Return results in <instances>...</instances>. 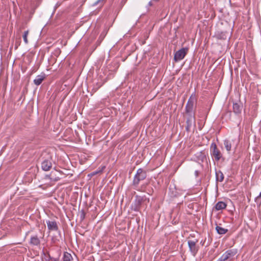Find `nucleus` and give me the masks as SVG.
I'll list each match as a JSON object with an SVG mask.
<instances>
[{
  "label": "nucleus",
  "instance_id": "nucleus-1",
  "mask_svg": "<svg viewBox=\"0 0 261 261\" xmlns=\"http://www.w3.org/2000/svg\"><path fill=\"white\" fill-rule=\"evenodd\" d=\"M146 171L142 168L137 170L133 179V185L137 187L139 185L140 182L146 178Z\"/></svg>",
  "mask_w": 261,
  "mask_h": 261
},
{
  "label": "nucleus",
  "instance_id": "nucleus-2",
  "mask_svg": "<svg viewBox=\"0 0 261 261\" xmlns=\"http://www.w3.org/2000/svg\"><path fill=\"white\" fill-rule=\"evenodd\" d=\"M196 102V99L194 95H192L189 98L188 102L185 107V113H195V109L196 106H195Z\"/></svg>",
  "mask_w": 261,
  "mask_h": 261
},
{
  "label": "nucleus",
  "instance_id": "nucleus-3",
  "mask_svg": "<svg viewBox=\"0 0 261 261\" xmlns=\"http://www.w3.org/2000/svg\"><path fill=\"white\" fill-rule=\"evenodd\" d=\"M147 200L145 196L137 195L135 197L134 204L132 205V208L136 212L140 211L141 205Z\"/></svg>",
  "mask_w": 261,
  "mask_h": 261
},
{
  "label": "nucleus",
  "instance_id": "nucleus-4",
  "mask_svg": "<svg viewBox=\"0 0 261 261\" xmlns=\"http://www.w3.org/2000/svg\"><path fill=\"white\" fill-rule=\"evenodd\" d=\"M210 152L211 155L215 158L216 161H219L222 156L221 152L215 143H212L211 145Z\"/></svg>",
  "mask_w": 261,
  "mask_h": 261
},
{
  "label": "nucleus",
  "instance_id": "nucleus-5",
  "mask_svg": "<svg viewBox=\"0 0 261 261\" xmlns=\"http://www.w3.org/2000/svg\"><path fill=\"white\" fill-rule=\"evenodd\" d=\"M188 51V48L187 47L182 48L178 51H176L174 56V61L175 62H178L183 59L187 54Z\"/></svg>",
  "mask_w": 261,
  "mask_h": 261
},
{
  "label": "nucleus",
  "instance_id": "nucleus-6",
  "mask_svg": "<svg viewBox=\"0 0 261 261\" xmlns=\"http://www.w3.org/2000/svg\"><path fill=\"white\" fill-rule=\"evenodd\" d=\"M197 242L198 240L197 239L194 240H188V244L190 250L194 256L196 254L198 251V247L196 246V243Z\"/></svg>",
  "mask_w": 261,
  "mask_h": 261
},
{
  "label": "nucleus",
  "instance_id": "nucleus-7",
  "mask_svg": "<svg viewBox=\"0 0 261 261\" xmlns=\"http://www.w3.org/2000/svg\"><path fill=\"white\" fill-rule=\"evenodd\" d=\"M237 253L236 249H230L226 251L221 256V259L223 261H226L230 258L233 257Z\"/></svg>",
  "mask_w": 261,
  "mask_h": 261
},
{
  "label": "nucleus",
  "instance_id": "nucleus-8",
  "mask_svg": "<svg viewBox=\"0 0 261 261\" xmlns=\"http://www.w3.org/2000/svg\"><path fill=\"white\" fill-rule=\"evenodd\" d=\"M51 161V157L44 160L41 163L42 169L45 171H49L52 167Z\"/></svg>",
  "mask_w": 261,
  "mask_h": 261
},
{
  "label": "nucleus",
  "instance_id": "nucleus-9",
  "mask_svg": "<svg viewBox=\"0 0 261 261\" xmlns=\"http://www.w3.org/2000/svg\"><path fill=\"white\" fill-rule=\"evenodd\" d=\"M57 173L62 174V171L56 170L55 171H51L49 175L46 176V177L49 178L51 181H57L60 179V177L57 176L56 174Z\"/></svg>",
  "mask_w": 261,
  "mask_h": 261
},
{
  "label": "nucleus",
  "instance_id": "nucleus-10",
  "mask_svg": "<svg viewBox=\"0 0 261 261\" xmlns=\"http://www.w3.org/2000/svg\"><path fill=\"white\" fill-rule=\"evenodd\" d=\"M190 117V118H186V130L188 132L190 131L192 124L195 123V117H192V116Z\"/></svg>",
  "mask_w": 261,
  "mask_h": 261
},
{
  "label": "nucleus",
  "instance_id": "nucleus-11",
  "mask_svg": "<svg viewBox=\"0 0 261 261\" xmlns=\"http://www.w3.org/2000/svg\"><path fill=\"white\" fill-rule=\"evenodd\" d=\"M243 105L240 102H235L233 104V111L236 114H239L241 113Z\"/></svg>",
  "mask_w": 261,
  "mask_h": 261
},
{
  "label": "nucleus",
  "instance_id": "nucleus-12",
  "mask_svg": "<svg viewBox=\"0 0 261 261\" xmlns=\"http://www.w3.org/2000/svg\"><path fill=\"white\" fill-rule=\"evenodd\" d=\"M48 229L49 230L57 231L58 230V226L57 222L55 221H47L46 222Z\"/></svg>",
  "mask_w": 261,
  "mask_h": 261
},
{
  "label": "nucleus",
  "instance_id": "nucleus-13",
  "mask_svg": "<svg viewBox=\"0 0 261 261\" xmlns=\"http://www.w3.org/2000/svg\"><path fill=\"white\" fill-rule=\"evenodd\" d=\"M30 244L33 246H38L40 244V240L37 235L32 236L30 238Z\"/></svg>",
  "mask_w": 261,
  "mask_h": 261
},
{
  "label": "nucleus",
  "instance_id": "nucleus-14",
  "mask_svg": "<svg viewBox=\"0 0 261 261\" xmlns=\"http://www.w3.org/2000/svg\"><path fill=\"white\" fill-rule=\"evenodd\" d=\"M45 79V74H42L41 75H38L36 76L35 79L34 80V83L37 85H40L43 81Z\"/></svg>",
  "mask_w": 261,
  "mask_h": 261
},
{
  "label": "nucleus",
  "instance_id": "nucleus-15",
  "mask_svg": "<svg viewBox=\"0 0 261 261\" xmlns=\"http://www.w3.org/2000/svg\"><path fill=\"white\" fill-rule=\"evenodd\" d=\"M226 204L223 201H219L215 205V208L217 211L222 210L225 208Z\"/></svg>",
  "mask_w": 261,
  "mask_h": 261
},
{
  "label": "nucleus",
  "instance_id": "nucleus-16",
  "mask_svg": "<svg viewBox=\"0 0 261 261\" xmlns=\"http://www.w3.org/2000/svg\"><path fill=\"white\" fill-rule=\"evenodd\" d=\"M232 142H233V140L230 141L229 140H225L224 141V145L226 149L229 151L231 150V146H232Z\"/></svg>",
  "mask_w": 261,
  "mask_h": 261
},
{
  "label": "nucleus",
  "instance_id": "nucleus-17",
  "mask_svg": "<svg viewBox=\"0 0 261 261\" xmlns=\"http://www.w3.org/2000/svg\"><path fill=\"white\" fill-rule=\"evenodd\" d=\"M216 178L217 181L222 182L224 179V175L221 171H216Z\"/></svg>",
  "mask_w": 261,
  "mask_h": 261
},
{
  "label": "nucleus",
  "instance_id": "nucleus-18",
  "mask_svg": "<svg viewBox=\"0 0 261 261\" xmlns=\"http://www.w3.org/2000/svg\"><path fill=\"white\" fill-rule=\"evenodd\" d=\"M216 230L217 233L220 234H224L228 231L227 229H225L218 225L216 227Z\"/></svg>",
  "mask_w": 261,
  "mask_h": 261
},
{
  "label": "nucleus",
  "instance_id": "nucleus-19",
  "mask_svg": "<svg viewBox=\"0 0 261 261\" xmlns=\"http://www.w3.org/2000/svg\"><path fill=\"white\" fill-rule=\"evenodd\" d=\"M44 255V259L45 261H59V259L58 258L51 256L49 253L45 254Z\"/></svg>",
  "mask_w": 261,
  "mask_h": 261
},
{
  "label": "nucleus",
  "instance_id": "nucleus-20",
  "mask_svg": "<svg viewBox=\"0 0 261 261\" xmlns=\"http://www.w3.org/2000/svg\"><path fill=\"white\" fill-rule=\"evenodd\" d=\"M217 38L221 39H226L228 36V33L227 32L218 33L217 35Z\"/></svg>",
  "mask_w": 261,
  "mask_h": 261
},
{
  "label": "nucleus",
  "instance_id": "nucleus-21",
  "mask_svg": "<svg viewBox=\"0 0 261 261\" xmlns=\"http://www.w3.org/2000/svg\"><path fill=\"white\" fill-rule=\"evenodd\" d=\"M73 258L71 255L66 252L64 254L63 261H72Z\"/></svg>",
  "mask_w": 261,
  "mask_h": 261
},
{
  "label": "nucleus",
  "instance_id": "nucleus-22",
  "mask_svg": "<svg viewBox=\"0 0 261 261\" xmlns=\"http://www.w3.org/2000/svg\"><path fill=\"white\" fill-rule=\"evenodd\" d=\"M29 33V30L25 31L24 32V34L22 36L24 42H25V44L28 43V36Z\"/></svg>",
  "mask_w": 261,
  "mask_h": 261
},
{
  "label": "nucleus",
  "instance_id": "nucleus-23",
  "mask_svg": "<svg viewBox=\"0 0 261 261\" xmlns=\"http://www.w3.org/2000/svg\"><path fill=\"white\" fill-rule=\"evenodd\" d=\"M105 168V167L103 166L101 167V168L100 169L92 172L91 173V175L94 176L97 174H101L103 172V170H104Z\"/></svg>",
  "mask_w": 261,
  "mask_h": 261
},
{
  "label": "nucleus",
  "instance_id": "nucleus-24",
  "mask_svg": "<svg viewBox=\"0 0 261 261\" xmlns=\"http://www.w3.org/2000/svg\"><path fill=\"white\" fill-rule=\"evenodd\" d=\"M85 215H86V214H85L84 211L82 210L81 211V216H80L81 220H83L85 219Z\"/></svg>",
  "mask_w": 261,
  "mask_h": 261
},
{
  "label": "nucleus",
  "instance_id": "nucleus-25",
  "mask_svg": "<svg viewBox=\"0 0 261 261\" xmlns=\"http://www.w3.org/2000/svg\"><path fill=\"white\" fill-rule=\"evenodd\" d=\"M186 118H190V116H192V117H195V113H185Z\"/></svg>",
  "mask_w": 261,
  "mask_h": 261
},
{
  "label": "nucleus",
  "instance_id": "nucleus-26",
  "mask_svg": "<svg viewBox=\"0 0 261 261\" xmlns=\"http://www.w3.org/2000/svg\"><path fill=\"white\" fill-rule=\"evenodd\" d=\"M260 199H261V191H260V193H259V195L257 197H256L255 201L257 202V201L259 200Z\"/></svg>",
  "mask_w": 261,
  "mask_h": 261
},
{
  "label": "nucleus",
  "instance_id": "nucleus-27",
  "mask_svg": "<svg viewBox=\"0 0 261 261\" xmlns=\"http://www.w3.org/2000/svg\"><path fill=\"white\" fill-rule=\"evenodd\" d=\"M106 0H97L95 3V5H97L99 3H103Z\"/></svg>",
  "mask_w": 261,
  "mask_h": 261
},
{
  "label": "nucleus",
  "instance_id": "nucleus-28",
  "mask_svg": "<svg viewBox=\"0 0 261 261\" xmlns=\"http://www.w3.org/2000/svg\"><path fill=\"white\" fill-rule=\"evenodd\" d=\"M127 0H122L121 1V3L124 5L127 1Z\"/></svg>",
  "mask_w": 261,
  "mask_h": 261
},
{
  "label": "nucleus",
  "instance_id": "nucleus-29",
  "mask_svg": "<svg viewBox=\"0 0 261 261\" xmlns=\"http://www.w3.org/2000/svg\"><path fill=\"white\" fill-rule=\"evenodd\" d=\"M198 173H199V172L198 171H195V174L196 176H197L198 175Z\"/></svg>",
  "mask_w": 261,
  "mask_h": 261
},
{
  "label": "nucleus",
  "instance_id": "nucleus-30",
  "mask_svg": "<svg viewBox=\"0 0 261 261\" xmlns=\"http://www.w3.org/2000/svg\"><path fill=\"white\" fill-rule=\"evenodd\" d=\"M148 5H149L150 6H152V3H151V2H150L148 3Z\"/></svg>",
  "mask_w": 261,
  "mask_h": 261
},
{
  "label": "nucleus",
  "instance_id": "nucleus-31",
  "mask_svg": "<svg viewBox=\"0 0 261 261\" xmlns=\"http://www.w3.org/2000/svg\"><path fill=\"white\" fill-rule=\"evenodd\" d=\"M217 261H223L222 259H221V257L219 258V259Z\"/></svg>",
  "mask_w": 261,
  "mask_h": 261
}]
</instances>
